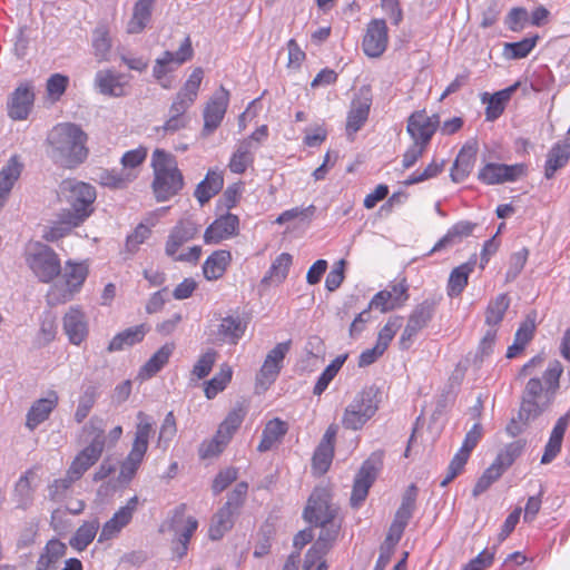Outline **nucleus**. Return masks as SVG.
Returning <instances> with one entry per match:
<instances>
[{"label": "nucleus", "mask_w": 570, "mask_h": 570, "mask_svg": "<svg viewBox=\"0 0 570 570\" xmlns=\"http://www.w3.org/2000/svg\"><path fill=\"white\" fill-rule=\"evenodd\" d=\"M524 173L523 165L487 164L479 173V178L485 184L514 181Z\"/></svg>", "instance_id": "29"}, {"label": "nucleus", "mask_w": 570, "mask_h": 570, "mask_svg": "<svg viewBox=\"0 0 570 570\" xmlns=\"http://www.w3.org/2000/svg\"><path fill=\"white\" fill-rule=\"evenodd\" d=\"M254 154L252 140H240L229 159L228 168L234 174H244L253 165Z\"/></svg>", "instance_id": "41"}, {"label": "nucleus", "mask_w": 570, "mask_h": 570, "mask_svg": "<svg viewBox=\"0 0 570 570\" xmlns=\"http://www.w3.org/2000/svg\"><path fill=\"white\" fill-rule=\"evenodd\" d=\"M247 322L239 315H227L223 317L216 330L212 331L210 337L216 344L236 345L244 336Z\"/></svg>", "instance_id": "18"}, {"label": "nucleus", "mask_w": 570, "mask_h": 570, "mask_svg": "<svg viewBox=\"0 0 570 570\" xmlns=\"http://www.w3.org/2000/svg\"><path fill=\"white\" fill-rule=\"evenodd\" d=\"M137 177L135 173L121 169V170H102L99 174V181L101 185L111 187V188H122L128 183L134 180Z\"/></svg>", "instance_id": "54"}, {"label": "nucleus", "mask_w": 570, "mask_h": 570, "mask_svg": "<svg viewBox=\"0 0 570 570\" xmlns=\"http://www.w3.org/2000/svg\"><path fill=\"white\" fill-rule=\"evenodd\" d=\"M100 523L97 518L85 521L70 538L69 544L76 551H83L95 539Z\"/></svg>", "instance_id": "45"}, {"label": "nucleus", "mask_w": 570, "mask_h": 570, "mask_svg": "<svg viewBox=\"0 0 570 570\" xmlns=\"http://www.w3.org/2000/svg\"><path fill=\"white\" fill-rule=\"evenodd\" d=\"M337 508L331 503V495L324 488H316L308 498L303 512L305 521L314 525L335 522Z\"/></svg>", "instance_id": "10"}, {"label": "nucleus", "mask_w": 570, "mask_h": 570, "mask_svg": "<svg viewBox=\"0 0 570 570\" xmlns=\"http://www.w3.org/2000/svg\"><path fill=\"white\" fill-rule=\"evenodd\" d=\"M291 345L292 341L288 340L276 344L275 347L267 353L256 377L257 384L268 386L275 382L283 367V361L288 353Z\"/></svg>", "instance_id": "14"}, {"label": "nucleus", "mask_w": 570, "mask_h": 570, "mask_svg": "<svg viewBox=\"0 0 570 570\" xmlns=\"http://www.w3.org/2000/svg\"><path fill=\"white\" fill-rule=\"evenodd\" d=\"M137 420L138 423L136 425L131 450L120 466V476L127 480H130L135 475L141 464L153 432V421L146 413L141 411L138 412Z\"/></svg>", "instance_id": "6"}, {"label": "nucleus", "mask_w": 570, "mask_h": 570, "mask_svg": "<svg viewBox=\"0 0 570 570\" xmlns=\"http://www.w3.org/2000/svg\"><path fill=\"white\" fill-rule=\"evenodd\" d=\"M58 404V395L50 392L45 399L37 400L27 413L26 426L33 431L40 423L45 422Z\"/></svg>", "instance_id": "33"}, {"label": "nucleus", "mask_w": 570, "mask_h": 570, "mask_svg": "<svg viewBox=\"0 0 570 570\" xmlns=\"http://www.w3.org/2000/svg\"><path fill=\"white\" fill-rule=\"evenodd\" d=\"M177 433L176 419L173 412H168L160 426L158 446L166 450Z\"/></svg>", "instance_id": "63"}, {"label": "nucleus", "mask_w": 570, "mask_h": 570, "mask_svg": "<svg viewBox=\"0 0 570 570\" xmlns=\"http://www.w3.org/2000/svg\"><path fill=\"white\" fill-rule=\"evenodd\" d=\"M335 436L336 428L333 425L328 426L314 452L312 466L314 472L318 475L324 474L330 469L334 456Z\"/></svg>", "instance_id": "28"}, {"label": "nucleus", "mask_w": 570, "mask_h": 570, "mask_svg": "<svg viewBox=\"0 0 570 570\" xmlns=\"http://www.w3.org/2000/svg\"><path fill=\"white\" fill-rule=\"evenodd\" d=\"M538 36L532 38H524L518 42H505L503 47V55L508 59H522L525 58L535 47Z\"/></svg>", "instance_id": "55"}, {"label": "nucleus", "mask_w": 570, "mask_h": 570, "mask_svg": "<svg viewBox=\"0 0 570 570\" xmlns=\"http://www.w3.org/2000/svg\"><path fill=\"white\" fill-rule=\"evenodd\" d=\"M186 510L185 504H180L175 509L171 529L177 535L178 542L189 543V540L194 532L197 530L198 521L194 517L184 518Z\"/></svg>", "instance_id": "40"}, {"label": "nucleus", "mask_w": 570, "mask_h": 570, "mask_svg": "<svg viewBox=\"0 0 570 570\" xmlns=\"http://www.w3.org/2000/svg\"><path fill=\"white\" fill-rule=\"evenodd\" d=\"M380 392L375 386L360 391L345 407L342 425L347 430H361L379 410Z\"/></svg>", "instance_id": "5"}, {"label": "nucleus", "mask_w": 570, "mask_h": 570, "mask_svg": "<svg viewBox=\"0 0 570 570\" xmlns=\"http://www.w3.org/2000/svg\"><path fill=\"white\" fill-rule=\"evenodd\" d=\"M570 413H566L560 416L552 429L549 441L546 444L543 455L541 458L542 464H548L554 460V458L559 454L562 445V440L566 433V430L569 425Z\"/></svg>", "instance_id": "35"}, {"label": "nucleus", "mask_w": 570, "mask_h": 570, "mask_svg": "<svg viewBox=\"0 0 570 570\" xmlns=\"http://www.w3.org/2000/svg\"><path fill=\"white\" fill-rule=\"evenodd\" d=\"M529 256L528 248L523 247L510 256L509 268L505 274V282L514 281L522 272Z\"/></svg>", "instance_id": "61"}, {"label": "nucleus", "mask_w": 570, "mask_h": 570, "mask_svg": "<svg viewBox=\"0 0 570 570\" xmlns=\"http://www.w3.org/2000/svg\"><path fill=\"white\" fill-rule=\"evenodd\" d=\"M402 326V318L400 316L391 317L386 324L380 330L376 345L386 351L391 341L395 336L399 328Z\"/></svg>", "instance_id": "58"}, {"label": "nucleus", "mask_w": 570, "mask_h": 570, "mask_svg": "<svg viewBox=\"0 0 570 570\" xmlns=\"http://www.w3.org/2000/svg\"><path fill=\"white\" fill-rule=\"evenodd\" d=\"M317 527L321 528V532L316 541L306 552L307 563H312L314 560L324 559L333 548V544L338 537L341 523L340 521H335L326 524H318Z\"/></svg>", "instance_id": "25"}, {"label": "nucleus", "mask_w": 570, "mask_h": 570, "mask_svg": "<svg viewBox=\"0 0 570 570\" xmlns=\"http://www.w3.org/2000/svg\"><path fill=\"white\" fill-rule=\"evenodd\" d=\"M217 358V352L215 350H208L203 355L199 356L196 364L193 367V375H195L198 380L206 377Z\"/></svg>", "instance_id": "64"}, {"label": "nucleus", "mask_w": 570, "mask_h": 570, "mask_svg": "<svg viewBox=\"0 0 570 570\" xmlns=\"http://www.w3.org/2000/svg\"><path fill=\"white\" fill-rule=\"evenodd\" d=\"M21 170L22 164L17 156L10 157L0 170V209L4 206L13 185L21 175Z\"/></svg>", "instance_id": "34"}, {"label": "nucleus", "mask_w": 570, "mask_h": 570, "mask_svg": "<svg viewBox=\"0 0 570 570\" xmlns=\"http://www.w3.org/2000/svg\"><path fill=\"white\" fill-rule=\"evenodd\" d=\"M229 102V91L224 87L217 90L204 109V136L212 135L222 124Z\"/></svg>", "instance_id": "13"}, {"label": "nucleus", "mask_w": 570, "mask_h": 570, "mask_svg": "<svg viewBox=\"0 0 570 570\" xmlns=\"http://www.w3.org/2000/svg\"><path fill=\"white\" fill-rule=\"evenodd\" d=\"M232 379V370L228 366L222 367L220 372L206 383L205 395L207 399L215 397L223 391Z\"/></svg>", "instance_id": "57"}, {"label": "nucleus", "mask_w": 570, "mask_h": 570, "mask_svg": "<svg viewBox=\"0 0 570 570\" xmlns=\"http://www.w3.org/2000/svg\"><path fill=\"white\" fill-rule=\"evenodd\" d=\"M203 77L204 71L200 67L193 70L170 106L169 112L171 115L185 117V112L197 98Z\"/></svg>", "instance_id": "15"}, {"label": "nucleus", "mask_w": 570, "mask_h": 570, "mask_svg": "<svg viewBox=\"0 0 570 570\" xmlns=\"http://www.w3.org/2000/svg\"><path fill=\"white\" fill-rule=\"evenodd\" d=\"M154 3L153 0H138L136 2L127 27L128 33H139L145 29L150 20Z\"/></svg>", "instance_id": "50"}, {"label": "nucleus", "mask_w": 570, "mask_h": 570, "mask_svg": "<svg viewBox=\"0 0 570 570\" xmlns=\"http://www.w3.org/2000/svg\"><path fill=\"white\" fill-rule=\"evenodd\" d=\"M474 266L475 261H469L452 269L446 286L448 295L450 297L461 295L468 285L469 276L473 272Z\"/></svg>", "instance_id": "42"}, {"label": "nucleus", "mask_w": 570, "mask_h": 570, "mask_svg": "<svg viewBox=\"0 0 570 570\" xmlns=\"http://www.w3.org/2000/svg\"><path fill=\"white\" fill-rule=\"evenodd\" d=\"M88 276V266L85 263H73L68 261L62 272L65 288L59 289L58 285L51 287L48 293L50 304L66 303L70 301L75 293L79 292Z\"/></svg>", "instance_id": "7"}, {"label": "nucleus", "mask_w": 570, "mask_h": 570, "mask_svg": "<svg viewBox=\"0 0 570 570\" xmlns=\"http://www.w3.org/2000/svg\"><path fill=\"white\" fill-rule=\"evenodd\" d=\"M199 233V226L190 219H181L170 230L165 253L169 257H174L178 249L187 242L194 239Z\"/></svg>", "instance_id": "27"}, {"label": "nucleus", "mask_w": 570, "mask_h": 570, "mask_svg": "<svg viewBox=\"0 0 570 570\" xmlns=\"http://www.w3.org/2000/svg\"><path fill=\"white\" fill-rule=\"evenodd\" d=\"M224 185V177L223 174L218 170H208L206 177L204 180H202L195 189V197L199 202V204L203 206L212 197H214L216 194H218Z\"/></svg>", "instance_id": "38"}, {"label": "nucleus", "mask_w": 570, "mask_h": 570, "mask_svg": "<svg viewBox=\"0 0 570 570\" xmlns=\"http://www.w3.org/2000/svg\"><path fill=\"white\" fill-rule=\"evenodd\" d=\"M439 126L440 117L438 114L428 116L425 110H419L409 117L406 131L413 142L426 147Z\"/></svg>", "instance_id": "12"}, {"label": "nucleus", "mask_w": 570, "mask_h": 570, "mask_svg": "<svg viewBox=\"0 0 570 570\" xmlns=\"http://www.w3.org/2000/svg\"><path fill=\"white\" fill-rule=\"evenodd\" d=\"M62 326L69 342L73 345H80L89 334L87 317L78 306L68 309L62 318Z\"/></svg>", "instance_id": "22"}, {"label": "nucleus", "mask_w": 570, "mask_h": 570, "mask_svg": "<svg viewBox=\"0 0 570 570\" xmlns=\"http://www.w3.org/2000/svg\"><path fill=\"white\" fill-rule=\"evenodd\" d=\"M483 433L481 423L476 422L473 424L471 430L465 434L464 441L460 450L455 453L448 466V473L441 481V487L448 485L461 471L468 462V459L472 450L479 443Z\"/></svg>", "instance_id": "11"}, {"label": "nucleus", "mask_w": 570, "mask_h": 570, "mask_svg": "<svg viewBox=\"0 0 570 570\" xmlns=\"http://www.w3.org/2000/svg\"><path fill=\"white\" fill-rule=\"evenodd\" d=\"M146 333L147 328L144 324L126 328L112 337L107 351L112 353L121 351L127 346H132L134 344L141 342Z\"/></svg>", "instance_id": "43"}, {"label": "nucleus", "mask_w": 570, "mask_h": 570, "mask_svg": "<svg viewBox=\"0 0 570 570\" xmlns=\"http://www.w3.org/2000/svg\"><path fill=\"white\" fill-rule=\"evenodd\" d=\"M389 42L387 26L383 19H373L363 38L364 53L371 58H377L386 50Z\"/></svg>", "instance_id": "20"}, {"label": "nucleus", "mask_w": 570, "mask_h": 570, "mask_svg": "<svg viewBox=\"0 0 570 570\" xmlns=\"http://www.w3.org/2000/svg\"><path fill=\"white\" fill-rule=\"evenodd\" d=\"M175 350L174 343H166L141 366L138 376L148 380L156 375L169 361Z\"/></svg>", "instance_id": "39"}, {"label": "nucleus", "mask_w": 570, "mask_h": 570, "mask_svg": "<svg viewBox=\"0 0 570 570\" xmlns=\"http://www.w3.org/2000/svg\"><path fill=\"white\" fill-rule=\"evenodd\" d=\"M245 415L246 410L243 405H237L227 414L216 432L218 439L222 438V443H228L230 441L234 433L243 423Z\"/></svg>", "instance_id": "49"}, {"label": "nucleus", "mask_w": 570, "mask_h": 570, "mask_svg": "<svg viewBox=\"0 0 570 570\" xmlns=\"http://www.w3.org/2000/svg\"><path fill=\"white\" fill-rule=\"evenodd\" d=\"M542 393V381L538 377L530 379L525 385L522 396V404L519 411V420L524 424L535 419L543 412L544 404L540 403Z\"/></svg>", "instance_id": "16"}, {"label": "nucleus", "mask_w": 570, "mask_h": 570, "mask_svg": "<svg viewBox=\"0 0 570 570\" xmlns=\"http://www.w3.org/2000/svg\"><path fill=\"white\" fill-rule=\"evenodd\" d=\"M154 170L153 191L157 202H167L184 187V177L176 157L163 149H155L151 156Z\"/></svg>", "instance_id": "2"}, {"label": "nucleus", "mask_w": 570, "mask_h": 570, "mask_svg": "<svg viewBox=\"0 0 570 570\" xmlns=\"http://www.w3.org/2000/svg\"><path fill=\"white\" fill-rule=\"evenodd\" d=\"M96 389L89 386L80 396L77 410L75 412V420L77 423H81L88 416L96 402Z\"/></svg>", "instance_id": "62"}, {"label": "nucleus", "mask_w": 570, "mask_h": 570, "mask_svg": "<svg viewBox=\"0 0 570 570\" xmlns=\"http://www.w3.org/2000/svg\"><path fill=\"white\" fill-rule=\"evenodd\" d=\"M435 305L436 303L434 299H424L422 303L414 307L409 316L407 322L419 331L423 330L432 320Z\"/></svg>", "instance_id": "52"}, {"label": "nucleus", "mask_w": 570, "mask_h": 570, "mask_svg": "<svg viewBox=\"0 0 570 570\" xmlns=\"http://www.w3.org/2000/svg\"><path fill=\"white\" fill-rule=\"evenodd\" d=\"M519 87V82L511 85L500 91L490 95L488 92L482 95V102L487 104L485 119L488 121H494L504 111L507 104L511 99L512 95Z\"/></svg>", "instance_id": "31"}, {"label": "nucleus", "mask_w": 570, "mask_h": 570, "mask_svg": "<svg viewBox=\"0 0 570 570\" xmlns=\"http://www.w3.org/2000/svg\"><path fill=\"white\" fill-rule=\"evenodd\" d=\"M409 521V519L395 514L382 547L393 550L401 540Z\"/></svg>", "instance_id": "60"}, {"label": "nucleus", "mask_w": 570, "mask_h": 570, "mask_svg": "<svg viewBox=\"0 0 570 570\" xmlns=\"http://www.w3.org/2000/svg\"><path fill=\"white\" fill-rule=\"evenodd\" d=\"M194 49L189 36H186L177 51L166 50L155 60L153 67L154 78L160 82L161 87L169 88V85L163 82V79L170 72L175 71L185 62L191 60Z\"/></svg>", "instance_id": "9"}, {"label": "nucleus", "mask_w": 570, "mask_h": 570, "mask_svg": "<svg viewBox=\"0 0 570 570\" xmlns=\"http://www.w3.org/2000/svg\"><path fill=\"white\" fill-rule=\"evenodd\" d=\"M101 420L92 417L88 426L97 430L92 441L86 446L72 461L67 473L75 480H79L82 474L92 466L100 458L105 448V434L100 426Z\"/></svg>", "instance_id": "8"}, {"label": "nucleus", "mask_w": 570, "mask_h": 570, "mask_svg": "<svg viewBox=\"0 0 570 570\" xmlns=\"http://www.w3.org/2000/svg\"><path fill=\"white\" fill-rule=\"evenodd\" d=\"M291 265L292 256L288 253H282L272 263L268 274L263 278V282L269 279L275 283H282L287 276Z\"/></svg>", "instance_id": "56"}, {"label": "nucleus", "mask_w": 570, "mask_h": 570, "mask_svg": "<svg viewBox=\"0 0 570 570\" xmlns=\"http://www.w3.org/2000/svg\"><path fill=\"white\" fill-rule=\"evenodd\" d=\"M570 159V138L556 144L547 156L544 176L551 179L556 171L564 167Z\"/></svg>", "instance_id": "36"}, {"label": "nucleus", "mask_w": 570, "mask_h": 570, "mask_svg": "<svg viewBox=\"0 0 570 570\" xmlns=\"http://www.w3.org/2000/svg\"><path fill=\"white\" fill-rule=\"evenodd\" d=\"M476 151L475 144H465L461 148L450 174L454 183H461L470 175L475 164Z\"/></svg>", "instance_id": "32"}, {"label": "nucleus", "mask_w": 570, "mask_h": 570, "mask_svg": "<svg viewBox=\"0 0 570 570\" xmlns=\"http://www.w3.org/2000/svg\"><path fill=\"white\" fill-rule=\"evenodd\" d=\"M125 78V75L111 69H102L96 72L94 85L99 94L120 98L127 95L128 81Z\"/></svg>", "instance_id": "23"}, {"label": "nucleus", "mask_w": 570, "mask_h": 570, "mask_svg": "<svg viewBox=\"0 0 570 570\" xmlns=\"http://www.w3.org/2000/svg\"><path fill=\"white\" fill-rule=\"evenodd\" d=\"M287 425L279 419L271 420L264 428L262 440L257 446L259 452H266L286 434Z\"/></svg>", "instance_id": "48"}, {"label": "nucleus", "mask_w": 570, "mask_h": 570, "mask_svg": "<svg viewBox=\"0 0 570 570\" xmlns=\"http://www.w3.org/2000/svg\"><path fill=\"white\" fill-rule=\"evenodd\" d=\"M230 259L232 255L228 250L220 249L214 252L203 265L205 278L208 281L220 278L230 263Z\"/></svg>", "instance_id": "44"}, {"label": "nucleus", "mask_w": 570, "mask_h": 570, "mask_svg": "<svg viewBox=\"0 0 570 570\" xmlns=\"http://www.w3.org/2000/svg\"><path fill=\"white\" fill-rule=\"evenodd\" d=\"M94 53L98 61H107L111 49V39L105 26H99L92 33Z\"/></svg>", "instance_id": "53"}, {"label": "nucleus", "mask_w": 570, "mask_h": 570, "mask_svg": "<svg viewBox=\"0 0 570 570\" xmlns=\"http://www.w3.org/2000/svg\"><path fill=\"white\" fill-rule=\"evenodd\" d=\"M86 141L87 135L79 126L70 122L58 124L47 138L49 156L63 168H75L88 156Z\"/></svg>", "instance_id": "1"}, {"label": "nucleus", "mask_w": 570, "mask_h": 570, "mask_svg": "<svg viewBox=\"0 0 570 570\" xmlns=\"http://www.w3.org/2000/svg\"><path fill=\"white\" fill-rule=\"evenodd\" d=\"M60 194L69 205L62 209L65 222L71 225H81L92 213L96 199V189L88 183L77 179H65L59 186Z\"/></svg>", "instance_id": "3"}, {"label": "nucleus", "mask_w": 570, "mask_h": 570, "mask_svg": "<svg viewBox=\"0 0 570 570\" xmlns=\"http://www.w3.org/2000/svg\"><path fill=\"white\" fill-rule=\"evenodd\" d=\"M66 552L67 546L63 542L58 539L49 540L37 560L36 570H56Z\"/></svg>", "instance_id": "37"}, {"label": "nucleus", "mask_w": 570, "mask_h": 570, "mask_svg": "<svg viewBox=\"0 0 570 570\" xmlns=\"http://www.w3.org/2000/svg\"><path fill=\"white\" fill-rule=\"evenodd\" d=\"M138 498L132 497L125 507L115 512L112 518L108 520L100 531L98 542L108 541L117 537L120 531L131 521L132 514L137 509Z\"/></svg>", "instance_id": "24"}, {"label": "nucleus", "mask_w": 570, "mask_h": 570, "mask_svg": "<svg viewBox=\"0 0 570 570\" xmlns=\"http://www.w3.org/2000/svg\"><path fill=\"white\" fill-rule=\"evenodd\" d=\"M23 258L35 277L41 283H50L61 273L58 254L41 242H30L26 245Z\"/></svg>", "instance_id": "4"}, {"label": "nucleus", "mask_w": 570, "mask_h": 570, "mask_svg": "<svg viewBox=\"0 0 570 570\" xmlns=\"http://www.w3.org/2000/svg\"><path fill=\"white\" fill-rule=\"evenodd\" d=\"M375 478L376 470L374 464L370 460L365 461L354 479L351 494V505L353 508H358L366 499Z\"/></svg>", "instance_id": "30"}, {"label": "nucleus", "mask_w": 570, "mask_h": 570, "mask_svg": "<svg viewBox=\"0 0 570 570\" xmlns=\"http://www.w3.org/2000/svg\"><path fill=\"white\" fill-rule=\"evenodd\" d=\"M524 442L521 440L509 443L495 458V462L507 470L514 460L522 453Z\"/></svg>", "instance_id": "59"}, {"label": "nucleus", "mask_w": 570, "mask_h": 570, "mask_svg": "<svg viewBox=\"0 0 570 570\" xmlns=\"http://www.w3.org/2000/svg\"><path fill=\"white\" fill-rule=\"evenodd\" d=\"M409 286L405 279L391 285V289H383L376 293L371 302L368 308L380 309L382 313L395 309L404 305L409 299Z\"/></svg>", "instance_id": "19"}, {"label": "nucleus", "mask_w": 570, "mask_h": 570, "mask_svg": "<svg viewBox=\"0 0 570 570\" xmlns=\"http://www.w3.org/2000/svg\"><path fill=\"white\" fill-rule=\"evenodd\" d=\"M237 513L229 510L228 507H222L213 517L208 535L212 540H219L234 525V519Z\"/></svg>", "instance_id": "46"}, {"label": "nucleus", "mask_w": 570, "mask_h": 570, "mask_svg": "<svg viewBox=\"0 0 570 570\" xmlns=\"http://www.w3.org/2000/svg\"><path fill=\"white\" fill-rule=\"evenodd\" d=\"M372 105V96L368 89L361 88L356 97L351 102V108L346 118V134L353 138L363 125L366 122Z\"/></svg>", "instance_id": "17"}, {"label": "nucleus", "mask_w": 570, "mask_h": 570, "mask_svg": "<svg viewBox=\"0 0 570 570\" xmlns=\"http://www.w3.org/2000/svg\"><path fill=\"white\" fill-rule=\"evenodd\" d=\"M510 305V299L507 294H499L491 299L485 309V325L488 328H497L504 318L505 312Z\"/></svg>", "instance_id": "47"}, {"label": "nucleus", "mask_w": 570, "mask_h": 570, "mask_svg": "<svg viewBox=\"0 0 570 570\" xmlns=\"http://www.w3.org/2000/svg\"><path fill=\"white\" fill-rule=\"evenodd\" d=\"M239 219L236 215L226 214L215 219L204 233L206 244H217L223 239L235 236L238 232Z\"/></svg>", "instance_id": "26"}, {"label": "nucleus", "mask_w": 570, "mask_h": 570, "mask_svg": "<svg viewBox=\"0 0 570 570\" xmlns=\"http://www.w3.org/2000/svg\"><path fill=\"white\" fill-rule=\"evenodd\" d=\"M35 92L31 82L20 83L11 94L7 108L8 115L13 120H24L33 106Z\"/></svg>", "instance_id": "21"}, {"label": "nucleus", "mask_w": 570, "mask_h": 570, "mask_svg": "<svg viewBox=\"0 0 570 570\" xmlns=\"http://www.w3.org/2000/svg\"><path fill=\"white\" fill-rule=\"evenodd\" d=\"M33 473L27 471L19 478L13 490V500L18 509H28L33 501V489L31 487V476Z\"/></svg>", "instance_id": "51"}]
</instances>
